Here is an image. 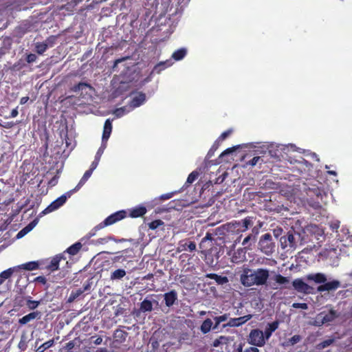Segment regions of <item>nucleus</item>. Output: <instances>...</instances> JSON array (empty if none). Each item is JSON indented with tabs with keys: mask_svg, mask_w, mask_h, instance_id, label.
Wrapping results in <instances>:
<instances>
[{
	"mask_svg": "<svg viewBox=\"0 0 352 352\" xmlns=\"http://www.w3.org/2000/svg\"><path fill=\"white\" fill-rule=\"evenodd\" d=\"M113 336L117 341L123 342L126 338L127 333L121 329H117L115 331Z\"/></svg>",
	"mask_w": 352,
	"mask_h": 352,
	"instance_id": "38",
	"label": "nucleus"
},
{
	"mask_svg": "<svg viewBox=\"0 0 352 352\" xmlns=\"http://www.w3.org/2000/svg\"><path fill=\"white\" fill-rule=\"evenodd\" d=\"M254 224L252 217H246L241 221H234L226 225L227 230L232 232H245Z\"/></svg>",
	"mask_w": 352,
	"mask_h": 352,
	"instance_id": "2",
	"label": "nucleus"
},
{
	"mask_svg": "<svg viewBox=\"0 0 352 352\" xmlns=\"http://www.w3.org/2000/svg\"><path fill=\"white\" fill-rule=\"evenodd\" d=\"M112 131V124H111V120L110 119H107L104 124V130H103V134H102V144L98 148L95 158L97 160H100L101 158L102 155L103 154L106 147H107V142L109 140L111 133Z\"/></svg>",
	"mask_w": 352,
	"mask_h": 352,
	"instance_id": "5",
	"label": "nucleus"
},
{
	"mask_svg": "<svg viewBox=\"0 0 352 352\" xmlns=\"http://www.w3.org/2000/svg\"><path fill=\"white\" fill-rule=\"evenodd\" d=\"M102 338L101 337H98L96 338L94 340V343L96 344V345H99L102 343Z\"/></svg>",
	"mask_w": 352,
	"mask_h": 352,
	"instance_id": "60",
	"label": "nucleus"
},
{
	"mask_svg": "<svg viewBox=\"0 0 352 352\" xmlns=\"http://www.w3.org/2000/svg\"><path fill=\"white\" fill-rule=\"evenodd\" d=\"M41 304V301L33 300L30 297L27 298L26 305L30 309H35Z\"/></svg>",
	"mask_w": 352,
	"mask_h": 352,
	"instance_id": "41",
	"label": "nucleus"
},
{
	"mask_svg": "<svg viewBox=\"0 0 352 352\" xmlns=\"http://www.w3.org/2000/svg\"><path fill=\"white\" fill-rule=\"evenodd\" d=\"M277 147H279V146H276ZM281 146V149L285 150V148H291L292 151H296L300 152V148H296V146L294 144H288V145H280Z\"/></svg>",
	"mask_w": 352,
	"mask_h": 352,
	"instance_id": "49",
	"label": "nucleus"
},
{
	"mask_svg": "<svg viewBox=\"0 0 352 352\" xmlns=\"http://www.w3.org/2000/svg\"><path fill=\"white\" fill-rule=\"evenodd\" d=\"M34 280L36 282H39L42 284L46 283V278L44 276H41L36 277Z\"/></svg>",
	"mask_w": 352,
	"mask_h": 352,
	"instance_id": "57",
	"label": "nucleus"
},
{
	"mask_svg": "<svg viewBox=\"0 0 352 352\" xmlns=\"http://www.w3.org/2000/svg\"><path fill=\"white\" fill-rule=\"evenodd\" d=\"M87 89H91V87L87 83L80 82L78 85L74 86V87L72 88V90H73V91H74L76 93H78V92L81 91L80 94H82L84 92H85V94H87Z\"/></svg>",
	"mask_w": 352,
	"mask_h": 352,
	"instance_id": "29",
	"label": "nucleus"
},
{
	"mask_svg": "<svg viewBox=\"0 0 352 352\" xmlns=\"http://www.w3.org/2000/svg\"><path fill=\"white\" fill-rule=\"evenodd\" d=\"M74 347V342L71 341L66 344V349L67 350H71Z\"/></svg>",
	"mask_w": 352,
	"mask_h": 352,
	"instance_id": "59",
	"label": "nucleus"
},
{
	"mask_svg": "<svg viewBox=\"0 0 352 352\" xmlns=\"http://www.w3.org/2000/svg\"><path fill=\"white\" fill-rule=\"evenodd\" d=\"M230 341V338L225 336H221L218 338L215 339L212 342L213 347H219L221 345L227 344Z\"/></svg>",
	"mask_w": 352,
	"mask_h": 352,
	"instance_id": "32",
	"label": "nucleus"
},
{
	"mask_svg": "<svg viewBox=\"0 0 352 352\" xmlns=\"http://www.w3.org/2000/svg\"><path fill=\"white\" fill-rule=\"evenodd\" d=\"M125 217L126 212L124 210L118 211L111 214L106 218L104 221L94 227V228L89 232L90 236H94L98 230H100L106 226H111L117 221L123 219Z\"/></svg>",
	"mask_w": 352,
	"mask_h": 352,
	"instance_id": "3",
	"label": "nucleus"
},
{
	"mask_svg": "<svg viewBox=\"0 0 352 352\" xmlns=\"http://www.w3.org/2000/svg\"><path fill=\"white\" fill-rule=\"evenodd\" d=\"M16 267H19V272L21 270L32 271L36 270L38 267V264L36 262L31 261L24 264L16 265Z\"/></svg>",
	"mask_w": 352,
	"mask_h": 352,
	"instance_id": "28",
	"label": "nucleus"
},
{
	"mask_svg": "<svg viewBox=\"0 0 352 352\" xmlns=\"http://www.w3.org/2000/svg\"><path fill=\"white\" fill-rule=\"evenodd\" d=\"M232 133L231 130H228L224 131L219 137L220 140H224L227 137H228Z\"/></svg>",
	"mask_w": 352,
	"mask_h": 352,
	"instance_id": "53",
	"label": "nucleus"
},
{
	"mask_svg": "<svg viewBox=\"0 0 352 352\" xmlns=\"http://www.w3.org/2000/svg\"><path fill=\"white\" fill-rule=\"evenodd\" d=\"M258 249L265 254L270 256L275 250V244L272 241V236L270 233L262 235L258 241Z\"/></svg>",
	"mask_w": 352,
	"mask_h": 352,
	"instance_id": "4",
	"label": "nucleus"
},
{
	"mask_svg": "<svg viewBox=\"0 0 352 352\" xmlns=\"http://www.w3.org/2000/svg\"><path fill=\"white\" fill-rule=\"evenodd\" d=\"M276 283L280 285H286L289 283V278L288 277L283 276L280 274H276L274 277Z\"/></svg>",
	"mask_w": 352,
	"mask_h": 352,
	"instance_id": "37",
	"label": "nucleus"
},
{
	"mask_svg": "<svg viewBox=\"0 0 352 352\" xmlns=\"http://www.w3.org/2000/svg\"><path fill=\"white\" fill-rule=\"evenodd\" d=\"M187 54V50L186 48H181V49H179L177 50H176L175 52H174L172 54V58L175 60H182L186 55Z\"/></svg>",
	"mask_w": 352,
	"mask_h": 352,
	"instance_id": "35",
	"label": "nucleus"
},
{
	"mask_svg": "<svg viewBox=\"0 0 352 352\" xmlns=\"http://www.w3.org/2000/svg\"><path fill=\"white\" fill-rule=\"evenodd\" d=\"M140 311L150 312L153 310V303L150 300L145 298L140 304Z\"/></svg>",
	"mask_w": 352,
	"mask_h": 352,
	"instance_id": "30",
	"label": "nucleus"
},
{
	"mask_svg": "<svg viewBox=\"0 0 352 352\" xmlns=\"http://www.w3.org/2000/svg\"><path fill=\"white\" fill-rule=\"evenodd\" d=\"M243 352H259V350L256 347L251 346L245 349Z\"/></svg>",
	"mask_w": 352,
	"mask_h": 352,
	"instance_id": "58",
	"label": "nucleus"
},
{
	"mask_svg": "<svg viewBox=\"0 0 352 352\" xmlns=\"http://www.w3.org/2000/svg\"><path fill=\"white\" fill-rule=\"evenodd\" d=\"M280 242L283 249H285L287 248L294 249L297 246L296 236L292 231H289L287 232V235L281 236Z\"/></svg>",
	"mask_w": 352,
	"mask_h": 352,
	"instance_id": "10",
	"label": "nucleus"
},
{
	"mask_svg": "<svg viewBox=\"0 0 352 352\" xmlns=\"http://www.w3.org/2000/svg\"><path fill=\"white\" fill-rule=\"evenodd\" d=\"M38 220L37 219L33 220L30 222L28 226H26L24 228L20 230L17 234L16 238L21 239L26 235L28 232H30L38 223Z\"/></svg>",
	"mask_w": 352,
	"mask_h": 352,
	"instance_id": "20",
	"label": "nucleus"
},
{
	"mask_svg": "<svg viewBox=\"0 0 352 352\" xmlns=\"http://www.w3.org/2000/svg\"><path fill=\"white\" fill-rule=\"evenodd\" d=\"M28 100H29V97H28V96L23 97L21 98L20 104H24L28 101Z\"/></svg>",
	"mask_w": 352,
	"mask_h": 352,
	"instance_id": "62",
	"label": "nucleus"
},
{
	"mask_svg": "<svg viewBox=\"0 0 352 352\" xmlns=\"http://www.w3.org/2000/svg\"><path fill=\"white\" fill-rule=\"evenodd\" d=\"M132 111V108L129 107V105H126L124 107L118 108L113 111V114L116 118H120Z\"/></svg>",
	"mask_w": 352,
	"mask_h": 352,
	"instance_id": "27",
	"label": "nucleus"
},
{
	"mask_svg": "<svg viewBox=\"0 0 352 352\" xmlns=\"http://www.w3.org/2000/svg\"><path fill=\"white\" fill-rule=\"evenodd\" d=\"M260 160H261V157H254L251 160H250L249 162H246L245 166H254L255 165H256V164Z\"/></svg>",
	"mask_w": 352,
	"mask_h": 352,
	"instance_id": "48",
	"label": "nucleus"
},
{
	"mask_svg": "<svg viewBox=\"0 0 352 352\" xmlns=\"http://www.w3.org/2000/svg\"><path fill=\"white\" fill-rule=\"evenodd\" d=\"M212 320L210 318H207L201 324L200 327V330L204 334H206L210 331V329H212Z\"/></svg>",
	"mask_w": 352,
	"mask_h": 352,
	"instance_id": "36",
	"label": "nucleus"
},
{
	"mask_svg": "<svg viewBox=\"0 0 352 352\" xmlns=\"http://www.w3.org/2000/svg\"><path fill=\"white\" fill-rule=\"evenodd\" d=\"M307 280H313L316 283H319V284H321V283L324 284L327 280L326 275L322 273L308 274L307 276Z\"/></svg>",
	"mask_w": 352,
	"mask_h": 352,
	"instance_id": "19",
	"label": "nucleus"
},
{
	"mask_svg": "<svg viewBox=\"0 0 352 352\" xmlns=\"http://www.w3.org/2000/svg\"><path fill=\"white\" fill-rule=\"evenodd\" d=\"M207 277H208L211 279H214L219 285H224L228 282V277L219 276L215 274H207Z\"/></svg>",
	"mask_w": 352,
	"mask_h": 352,
	"instance_id": "34",
	"label": "nucleus"
},
{
	"mask_svg": "<svg viewBox=\"0 0 352 352\" xmlns=\"http://www.w3.org/2000/svg\"><path fill=\"white\" fill-rule=\"evenodd\" d=\"M87 289V287L86 286L84 287V289H78L76 290L72 291L68 298L67 302H72Z\"/></svg>",
	"mask_w": 352,
	"mask_h": 352,
	"instance_id": "33",
	"label": "nucleus"
},
{
	"mask_svg": "<svg viewBox=\"0 0 352 352\" xmlns=\"http://www.w3.org/2000/svg\"><path fill=\"white\" fill-rule=\"evenodd\" d=\"M228 318V314H223L222 316H217L214 318V321H215V324L214 326L213 327V329H215L218 327V326L219 325L220 323L227 320Z\"/></svg>",
	"mask_w": 352,
	"mask_h": 352,
	"instance_id": "42",
	"label": "nucleus"
},
{
	"mask_svg": "<svg viewBox=\"0 0 352 352\" xmlns=\"http://www.w3.org/2000/svg\"><path fill=\"white\" fill-rule=\"evenodd\" d=\"M100 160H97L96 158L94 162L91 163L90 168L88 170H91V173L97 168Z\"/></svg>",
	"mask_w": 352,
	"mask_h": 352,
	"instance_id": "52",
	"label": "nucleus"
},
{
	"mask_svg": "<svg viewBox=\"0 0 352 352\" xmlns=\"http://www.w3.org/2000/svg\"><path fill=\"white\" fill-rule=\"evenodd\" d=\"M278 324L279 323L278 321H274L272 323L267 324L265 331L263 332L265 338L267 340H269V338L271 337L272 333L278 329Z\"/></svg>",
	"mask_w": 352,
	"mask_h": 352,
	"instance_id": "21",
	"label": "nucleus"
},
{
	"mask_svg": "<svg viewBox=\"0 0 352 352\" xmlns=\"http://www.w3.org/2000/svg\"><path fill=\"white\" fill-rule=\"evenodd\" d=\"M236 148L235 147H233V148H228L226 149V151H224L220 155V157H223L224 155H228L232 152H234L235 151Z\"/></svg>",
	"mask_w": 352,
	"mask_h": 352,
	"instance_id": "55",
	"label": "nucleus"
},
{
	"mask_svg": "<svg viewBox=\"0 0 352 352\" xmlns=\"http://www.w3.org/2000/svg\"><path fill=\"white\" fill-rule=\"evenodd\" d=\"M172 64H173V63L170 60H167L166 61H162L154 67V68L152 71V73L160 74L165 68L172 65Z\"/></svg>",
	"mask_w": 352,
	"mask_h": 352,
	"instance_id": "23",
	"label": "nucleus"
},
{
	"mask_svg": "<svg viewBox=\"0 0 352 352\" xmlns=\"http://www.w3.org/2000/svg\"><path fill=\"white\" fill-rule=\"evenodd\" d=\"M266 340L262 331L253 329L250 331L248 338V343L251 345L261 347L265 344Z\"/></svg>",
	"mask_w": 352,
	"mask_h": 352,
	"instance_id": "8",
	"label": "nucleus"
},
{
	"mask_svg": "<svg viewBox=\"0 0 352 352\" xmlns=\"http://www.w3.org/2000/svg\"><path fill=\"white\" fill-rule=\"evenodd\" d=\"M258 234V229L256 227L252 229L251 233H250L242 241V245L244 246V248L248 250H251L252 245H254L257 239V235Z\"/></svg>",
	"mask_w": 352,
	"mask_h": 352,
	"instance_id": "11",
	"label": "nucleus"
},
{
	"mask_svg": "<svg viewBox=\"0 0 352 352\" xmlns=\"http://www.w3.org/2000/svg\"><path fill=\"white\" fill-rule=\"evenodd\" d=\"M199 173L197 171H192L188 177L186 183L188 184H192L198 177Z\"/></svg>",
	"mask_w": 352,
	"mask_h": 352,
	"instance_id": "46",
	"label": "nucleus"
},
{
	"mask_svg": "<svg viewBox=\"0 0 352 352\" xmlns=\"http://www.w3.org/2000/svg\"><path fill=\"white\" fill-rule=\"evenodd\" d=\"M190 0H170L168 11L171 15L181 14Z\"/></svg>",
	"mask_w": 352,
	"mask_h": 352,
	"instance_id": "9",
	"label": "nucleus"
},
{
	"mask_svg": "<svg viewBox=\"0 0 352 352\" xmlns=\"http://www.w3.org/2000/svg\"><path fill=\"white\" fill-rule=\"evenodd\" d=\"M165 304L167 307L173 306L177 300V293L175 290H171L169 292L164 294Z\"/></svg>",
	"mask_w": 352,
	"mask_h": 352,
	"instance_id": "18",
	"label": "nucleus"
},
{
	"mask_svg": "<svg viewBox=\"0 0 352 352\" xmlns=\"http://www.w3.org/2000/svg\"><path fill=\"white\" fill-rule=\"evenodd\" d=\"M73 194V191L69 190L61 195L53 202H52L43 211V214H48L54 212L60 208L66 202L67 199L69 198Z\"/></svg>",
	"mask_w": 352,
	"mask_h": 352,
	"instance_id": "7",
	"label": "nucleus"
},
{
	"mask_svg": "<svg viewBox=\"0 0 352 352\" xmlns=\"http://www.w3.org/2000/svg\"><path fill=\"white\" fill-rule=\"evenodd\" d=\"M91 170H87L84 173L82 177L80 179V182L76 185V186L74 189L71 190L72 191H73V193L77 192L85 184V182L91 177Z\"/></svg>",
	"mask_w": 352,
	"mask_h": 352,
	"instance_id": "24",
	"label": "nucleus"
},
{
	"mask_svg": "<svg viewBox=\"0 0 352 352\" xmlns=\"http://www.w3.org/2000/svg\"><path fill=\"white\" fill-rule=\"evenodd\" d=\"M62 259H65L62 255H56L54 257L50 263L47 265V269L52 272L56 271L58 269L59 263Z\"/></svg>",
	"mask_w": 352,
	"mask_h": 352,
	"instance_id": "22",
	"label": "nucleus"
},
{
	"mask_svg": "<svg viewBox=\"0 0 352 352\" xmlns=\"http://www.w3.org/2000/svg\"><path fill=\"white\" fill-rule=\"evenodd\" d=\"M270 277V271L265 268L244 267L240 275L241 283L246 287L265 285Z\"/></svg>",
	"mask_w": 352,
	"mask_h": 352,
	"instance_id": "1",
	"label": "nucleus"
},
{
	"mask_svg": "<svg viewBox=\"0 0 352 352\" xmlns=\"http://www.w3.org/2000/svg\"><path fill=\"white\" fill-rule=\"evenodd\" d=\"M186 246H187L189 251L192 252L196 250V244L195 242H190L188 244L185 243L184 245H182L181 247L182 248V250H179L178 251H182L186 250Z\"/></svg>",
	"mask_w": 352,
	"mask_h": 352,
	"instance_id": "45",
	"label": "nucleus"
},
{
	"mask_svg": "<svg viewBox=\"0 0 352 352\" xmlns=\"http://www.w3.org/2000/svg\"><path fill=\"white\" fill-rule=\"evenodd\" d=\"M18 115V111L16 109H12V111H11V114H10V117L11 118H15Z\"/></svg>",
	"mask_w": 352,
	"mask_h": 352,
	"instance_id": "63",
	"label": "nucleus"
},
{
	"mask_svg": "<svg viewBox=\"0 0 352 352\" xmlns=\"http://www.w3.org/2000/svg\"><path fill=\"white\" fill-rule=\"evenodd\" d=\"M54 38H49L43 43H36V51L38 54H43L49 47H52L54 44Z\"/></svg>",
	"mask_w": 352,
	"mask_h": 352,
	"instance_id": "16",
	"label": "nucleus"
},
{
	"mask_svg": "<svg viewBox=\"0 0 352 352\" xmlns=\"http://www.w3.org/2000/svg\"><path fill=\"white\" fill-rule=\"evenodd\" d=\"M292 285L298 292H302L305 294L309 293V290L311 289V287L306 283L300 278L295 279L292 282Z\"/></svg>",
	"mask_w": 352,
	"mask_h": 352,
	"instance_id": "14",
	"label": "nucleus"
},
{
	"mask_svg": "<svg viewBox=\"0 0 352 352\" xmlns=\"http://www.w3.org/2000/svg\"><path fill=\"white\" fill-rule=\"evenodd\" d=\"M19 272V267H10L0 273V286L6 280L9 279L14 274Z\"/></svg>",
	"mask_w": 352,
	"mask_h": 352,
	"instance_id": "17",
	"label": "nucleus"
},
{
	"mask_svg": "<svg viewBox=\"0 0 352 352\" xmlns=\"http://www.w3.org/2000/svg\"><path fill=\"white\" fill-rule=\"evenodd\" d=\"M54 340H48V341L45 342V343H43V344H41L40 346H38V349H36V352H44L46 349L54 345Z\"/></svg>",
	"mask_w": 352,
	"mask_h": 352,
	"instance_id": "40",
	"label": "nucleus"
},
{
	"mask_svg": "<svg viewBox=\"0 0 352 352\" xmlns=\"http://www.w3.org/2000/svg\"><path fill=\"white\" fill-rule=\"evenodd\" d=\"M38 314H39V313L37 312V311L30 313L28 315H25V316H23L21 318H20L19 320V322L21 324H25L28 322H29L30 321H31V320L35 319L36 318H37Z\"/></svg>",
	"mask_w": 352,
	"mask_h": 352,
	"instance_id": "31",
	"label": "nucleus"
},
{
	"mask_svg": "<svg viewBox=\"0 0 352 352\" xmlns=\"http://www.w3.org/2000/svg\"><path fill=\"white\" fill-rule=\"evenodd\" d=\"M173 196V192H169L166 194H164L161 195L160 198L161 199L165 200V199H169Z\"/></svg>",
	"mask_w": 352,
	"mask_h": 352,
	"instance_id": "56",
	"label": "nucleus"
},
{
	"mask_svg": "<svg viewBox=\"0 0 352 352\" xmlns=\"http://www.w3.org/2000/svg\"><path fill=\"white\" fill-rule=\"evenodd\" d=\"M330 226L332 230H337L340 227V221L338 220L333 221L331 223Z\"/></svg>",
	"mask_w": 352,
	"mask_h": 352,
	"instance_id": "54",
	"label": "nucleus"
},
{
	"mask_svg": "<svg viewBox=\"0 0 352 352\" xmlns=\"http://www.w3.org/2000/svg\"><path fill=\"white\" fill-rule=\"evenodd\" d=\"M339 316L337 311L333 309H331L329 312L326 313L322 311L318 314L313 322V324L317 327H320L325 324H329L333 322L336 318Z\"/></svg>",
	"mask_w": 352,
	"mask_h": 352,
	"instance_id": "6",
	"label": "nucleus"
},
{
	"mask_svg": "<svg viewBox=\"0 0 352 352\" xmlns=\"http://www.w3.org/2000/svg\"><path fill=\"white\" fill-rule=\"evenodd\" d=\"M126 273V271L123 269H118L113 271L110 275V279L111 280H120L122 279Z\"/></svg>",
	"mask_w": 352,
	"mask_h": 352,
	"instance_id": "25",
	"label": "nucleus"
},
{
	"mask_svg": "<svg viewBox=\"0 0 352 352\" xmlns=\"http://www.w3.org/2000/svg\"><path fill=\"white\" fill-rule=\"evenodd\" d=\"M333 341H334L333 339L326 340L322 342L318 345V346H319L320 349H324V348L329 346V345H331L333 342Z\"/></svg>",
	"mask_w": 352,
	"mask_h": 352,
	"instance_id": "47",
	"label": "nucleus"
},
{
	"mask_svg": "<svg viewBox=\"0 0 352 352\" xmlns=\"http://www.w3.org/2000/svg\"><path fill=\"white\" fill-rule=\"evenodd\" d=\"M145 100H146L145 94H142V93H138L133 96L132 100L129 105L130 107L132 108V110H133L135 108L138 107L140 105H142V104H144Z\"/></svg>",
	"mask_w": 352,
	"mask_h": 352,
	"instance_id": "15",
	"label": "nucleus"
},
{
	"mask_svg": "<svg viewBox=\"0 0 352 352\" xmlns=\"http://www.w3.org/2000/svg\"><path fill=\"white\" fill-rule=\"evenodd\" d=\"M214 152V148L212 147V148H211L209 150V151H208V154H207V156H208V157H211L213 155Z\"/></svg>",
	"mask_w": 352,
	"mask_h": 352,
	"instance_id": "64",
	"label": "nucleus"
},
{
	"mask_svg": "<svg viewBox=\"0 0 352 352\" xmlns=\"http://www.w3.org/2000/svg\"><path fill=\"white\" fill-rule=\"evenodd\" d=\"M37 56L34 54L28 55L26 60L28 63H34L36 60Z\"/></svg>",
	"mask_w": 352,
	"mask_h": 352,
	"instance_id": "51",
	"label": "nucleus"
},
{
	"mask_svg": "<svg viewBox=\"0 0 352 352\" xmlns=\"http://www.w3.org/2000/svg\"><path fill=\"white\" fill-rule=\"evenodd\" d=\"M252 318V316L250 314H248V315H246V316H244L242 317H239V318H231V319H230L228 322L226 324H224L223 325V327H239V326L242 325L243 324L245 323L249 320H250Z\"/></svg>",
	"mask_w": 352,
	"mask_h": 352,
	"instance_id": "13",
	"label": "nucleus"
},
{
	"mask_svg": "<svg viewBox=\"0 0 352 352\" xmlns=\"http://www.w3.org/2000/svg\"><path fill=\"white\" fill-rule=\"evenodd\" d=\"M302 338L299 335H294L287 342L286 345H294L301 340Z\"/></svg>",
	"mask_w": 352,
	"mask_h": 352,
	"instance_id": "44",
	"label": "nucleus"
},
{
	"mask_svg": "<svg viewBox=\"0 0 352 352\" xmlns=\"http://www.w3.org/2000/svg\"><path fill=\"white\" fill-rule=\"evenodd\" d=\"M164 224V222L162 220L157 219L155 220L148 224V228L151 230H155L159 226H162Z\"/></svg>",
	"mask_w": 352,
	"mask_h": 352,
	"instance_id": "43",
	"label": "nucleus"
},
{
	"mask_svg": "<svg viewBox=\"0 0 352 352\" xmlns=\"http://www.w3.org/2000/svg\"><path fill=\"white\" fill-rule=\"evenodd\" d=\"M340 286V282L337 280H333L330 282H325L324 284L320 285L317 288L318 292L335 291Z\"/></svg>",
	"mask_w": 352,
	"mask_h": 352,
	"instance_id": "12",
	"label": "nucleus"
},
{
	"mask_svg": "<svg viewBox=\"0 0 352 352\" xmlns=\"http://www.w3.org/2000/svg\"><path fill=\"white\" fill-rule=\"evenodd\" d=\"M146 212V209L144 206H138L132 208L130 210V216L131 217H139L143 216Z\"/></svg>",
	"mask_w": 352,
	"mask_h": 352,
	"instance_id": "26",
	"label": "nucleus"
},
{
	"mask_svg": "<svg viewBox=\"0 0 352 352\" xmlns=\"http://www.w3.org/2000/svg\"><path fill=\"white\" fill-rule=\"evenodd\" d=\"M82 248V244L80 242L76 243L75 244L70 246L67 252L71 255L76 254Z\"/></svg>",
	"mask_w": 352,
	"mask_h": 352,
	"instance_id": "39",
	"label": "nucleus"
},
{
	"mask_svg": "<svg viewBox=\"0 0 352 352\" xmlns=\"http://www.w3.org/2000/svg\"><path fill=\"white\" fill-rule=\"evenodd\" d=\"M8 50L6 47H1L0 48V58L7 53Z\"/></svg>",
	"mask_w": 352,
	"mask_h": 352,
	"instance_id": "61",
	"label": "nucleus"
},
{
	"mask_svg": "<svg viewBox=\"0 0 352 352\" xmlns=\"http://www.w3.org/2000/svg\"><path fill=\"white\" fill-rule=\"evenodd\" d=\"M292 307L294 308H296V309H308V305L306 303L295 302L292 305Z\"/></svg>",
	"mask_w": 352,
	"mask_h": 352,
	"instance_id": "50",
	"label": "nucleus"
}]
</instances>
